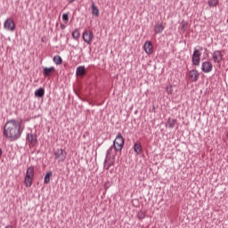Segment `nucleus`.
<instances>
[{"label": "nucleus", "instance_id": "9b49d317", "mask_svg": "<svg viewBox=\"0 0 228 228\" xmlns=\"http://www.w3.org/2000/svg\"><path fill=\"white\" fill-rule=\"evenodd\" d=\"M144 52L146 54L151 55L152 53H154V45H152V42L151 41H146L144 43Z\"/></svg>", "mask_w": 228, "mask_h": 228}, {"label": "nucleus", "instance_id": "bb28decb", "mask_svg": "<svg viewBox=\"0 0 228 228\" xmlns=\"http://www.w3.org/2000/svg\"><path fill=\"white\" fill-rule=\"evenodd\" d=\"M107 161H109V162L107 164L106 170H110V167H113V165H115V159H112V160H107Z\"/></svg>", "mask_w": 228, "mask_h": 228}, {"label": "nucleus", "instance_id": "393cba45", "mask_svg": "<svg viewBox=\"0 0 228 228\" xmlns=\"http://www.w3.org/2000/svg\"><path fill=\"white\" fill-rule=\"evenodd\" d=\"M71 35L74 40H79V37H81V33H79V28H76Z\"/></svg>", "mask_w": 228, "mask_h": 228}, {"label": "nucleus", "instance_id": "6ab92c4d", "mask_svg": "<svg viewBox=\"0 0 228 228\" xmlns=\"http://www.w3.org/2000/svg\"><path fill=\"white\" fill-rule=\"evenodd\" d=\"M92 12L91 13L93 15H95V17H99L100 12H99V8L97 7V5H95V3L92 2Z\"/></svg>", "mask_w": 228, "mask_h": 228}, {"label": "nucleus", "instance_id": "aec40b11", "mask_svg": "<svg viewBox=\"0 0 228 228\" xmlns=\"http://www.w3.org/2000/svg\"><path fill=\"white\" fill-rule=\"evenodd\" d=\"M45 94V90L44 89V87H39L37 90L35 91V96L36 97H44V95Z\"/></svg>", "mask_w": 228, "mask_h": 228}, {"label": "nucleus", "instance_id": "5701e85b", "mask_svg": "<svg viewBox=\"0 0 228 228\" xmlns=\"http://www.w3.org/2000/svg\"><path fill=\"white\" fill-rule=\"evenodd\" d=\"M51 175H53V171H49L46 173L44 178L45 184H49V183H51Z\"/></svg>", "mask_w": 228, "mask_h": 228}, {"label": "nucleus", "instance_id": "cd10ccee", "mask_svg": "<svg viewBox=\"0 0 228 228\" xmlns=\"http://www.w3.org/2000/svg\"><path fill=\"white\" fill-rule=\"evenodd\" d=\"M137 217L139 218V220H143V218H145V214L143 212H138Z\"/></svg>", "mask_w": 228, "mask_h": 228}, {"label": "nucleus", "instance_id": "7ed1b4c3", "mask_svg": "<svg viewBox=\"0 0 228 228\" xmlns=\"http://www.w3.org/2000/svg\"><path fill=\"white\" fill-rule=\"evenodd\" d=\"M204 48L202 46H198V49L195 48L192 53L191 61L192 65L195 67H199L200 65V56H202V50Z\"/></svg>", "mask_w": 228, "mask_h": 228}, {"label": "nucleus", "instance_id": "ddd939ff", "mask_svg": "<svg viewBox=\"0 0 228 228\" xmlns=\"http://www.w3.org/2000/svg\"><path fill=\"white\" fill-rule=\"evenodd\" d=\"M189 77L192 83H197V81H199V71H197V69L190 70Z\"/></svg>", "mask_w": 228, "mask_h": 228}, {"label": "nucleus", "instance_id": "f257e3e1", "mask_svg": "<svg viewBox=\"0 0 228 228\" xmlns=\"http://www.w3.org/2000/svg\"><path fill=\"white\" fill-rule=\"evenodd\" d=\"M24 130L20 128V123L15 119L7 121L4 127V136L10 142H17Z\"/></svg>", "mask_w": 228, "mask_h": 228}, {"label": "nucleus", "instance_id": "2f4dec72", "mask_svg": "<svg viewBox=\"0 0 228 228\" xmlns=\"http://www.w3.org/2000/svg\"><path fill=\"white\" fill-rule=\"evenodd\" d=\"M110 186L109 183H105V188H108Z\"/></svg>", "mask_w": 228, "mask_h": 228}, {"label": "nucleus", "instance_id": "473e14b6", "mask_svg": "<svg viewBox=\"0 0 228 228\" xmlns=\"http://www.w3.org/2000/svg\"><path fill=\"white\" fill-rule=\"evenodd\" d=\"M0 156H3V150L0 148Z\"/></svg>", "mask_w": 228, "mask_h": 228}, {"label": "nucleus", "instance_id": "a878e982", "mask_svg": "<svg viewBox=\"0 0 228 228\" xmlns=\"http://www.w3.org/2000/svg\"><path fill=\"white\" fill-rule=\"evenodd\" d=\"M219 0H208V6L210 8H216V6H218Z\"/></svg>", "mask_w": 228, "mask_h": 228}, {"label": "nucleus", "instance_id": "9d476101", "mask_svg": "<svg viewBox=\"0 0 228 228\" xmlns=\"http://www.w3.org/2000/svg\"><path fill=\"white\" fill-rule=\"evenodd\" d=\"M201 70L205 74H209V72L213 71V63H211V61H206L202 62Z\"/></svg>", "mask_w": 228, "mask_h": 228}, {"label": "nucleus", "instance_id": "39448f33", "mask_svg": "<svg viewBox=\"0 0 228 228\" xmlns=\"http://www.w3.org/2000/svg\"><path fill=\"white\" fill-rule=\"evenodd\" d=\"M223 60H224V54L222 53V51L215 50L212 53V61H213V63L220 65V63H222Z\"/></svg>", "mask_w": 228, "mask_h": 228}, {"label": "nucleus", "instance_id": "dca6fc26", "mask_svg": "<svg viewBox=\"0 0 228 228\" xmlns=\"http://www.w3.org/2000/svg\"><path fill=\"white\" fill-rule=\"evenodd\" d=\"M175 124H177V119L169 118L166 123V127H168V129H174L175 127Z\"/></svg>", "mask_w": 228, "mask_h": 228}, {"label": "nucleus", "instance_id": "20e7f679", "mask_svg": "<svg viewBox=\"0 0 228 228\" xmlns=\"http://www.w3.org/2000/svg\"><path fill=\"white\" fill-rule=\"evenodd\" d=\"M54 159H57L59 163H63L67 159V151L63 149L53 150Z\"/></svg>", "mask_w": 228, "mask_h": 228}, {"label": "nucleus", "instance_id": "f8f14e48", "mask_svg": "<svg viewBox=\"0 0 228 228\" xmlns=\"http://www.w3.org/2000/svg\"><path fill=\"white\" fill-rule=\"evenodd\" d=\"M54 72H56V68H54L53 66L50 68L45 67L43 69V75L45 76V77H50V76H53Z\"/></svg>", "mask_w": 228, "mask_h": 228}, {"label": "nucleus", "instance_id": "4be33fe9", "mask_svg": "<svg viewBox=\"0 0 228 228\" xmlns=\"http://www.w3.org/2000/svg\"><path fill=\"white\" fill-rule=\"evenodd\" d=\"M179 29L184 33L188 29V21L183 20L180 23Z\"/></svg>", "mask_w": 228, "mask_h": 228}, {"label": "nucleus", "instance_id": "c756f323", "mask_svg": "<svg viewBox=\"0 0 228 228\" xmlns=\"http://www.w3.org/2000/svg\"><path fill=\"white\" fill-rule=\"evenodd\" d=\"M166 91L167 92L168 95H170V94H172L174 92V89L172 88V86H168L166 88Z\"/></svg>", "mask_w": 228, "mask_h": 228}, {"label": "nucleus", "instance_id": "7c9ffc66", "mask_svg": "<svg viewBox=\"0 0 228 228\" xmlns=\"http://www.w3.org/2000/svg\"><path fill=\"white\" fill-rule=\"evenodd\" d=\"M61 29H65V24H61Z\"/></svg>", "mask_w": 228, "mask_h": 228}, {"label": "nucleus", "instance_id": "a211bd4d", "mask_svg": "<svg viewBox=\"0 0 228 228\" xmlns=\"http://www.w3.org/2000/svg\"><path fill=\"white\" fill-rule=\"evenodd\" d=\"M76 74L77 76H84V74H86V68H85V66H78Z\"/></svg>", "mask_w": 228, "mask_h": 228}, {"label": "nucleus", "instance_id": "423d86ee", "mask_svg": "<svg viewBox=\"0 0 228 228\" xmlns=\"http://www.w3.org/2000/svg\"><path fill=\"white\" fill-rule=\"evenodd\" d=\"M26 142L28 143L29 147H35L38 143V137L36 134L28 133L26 136Z\"/></svg>", "mask_w": 228, "mask_h": 228}, {"label": "nucleus", "instance_id": "0eeeda50", "mask_svg": "<svg viewBox=\"0 0 228 228\" xmlns=\"http://www.w3.org/2000/svg\"><path fill=\"white\" fill-rule=\"evenodd\" d=\"M82 38L87 45H92V41L94 40V32L90 30L84 31Z\"/></svg>", "mask_w": 228, "mask_h": 228}, {"label": "nucleus", "instance_id": "c85d7f7f", "mask_svg": "<svg viewBox=\"0 0 228 228\" xmlns=\"http://www.w3.org/2000/svg\"><path fill=\"white\" fill-rule=\"evenodd\" d=\"M62 20H64V22H69V13L62 14Z\"/></svg>", "mask_w": 228, "mask_h": 228}, {"label": "nucleus", "instance_id": "4468645a", "mask_svg": "<svg viewBox=\"0 0 228 228\" xmlns=\"http://www.w3.org/2000/svg\"><path fill=\"white\" fill-rule=\"evenodd\" d=\"M153 31L155 35H161V33L165 31V26H163V21H161L160 23H157L154 26Z\"/></svg>", "mask_w": 228, "mask_h": 228}, {"label": "nucleus", "instance_id": "b1692460", "mask_svg": "<svg viewBox=\"0 0 228 228\" xmlns=\"http://www.w3.org/2000/svg\"><path fill=\"white\" fill-rule=\"evenodd\" d=\"M53 60L55 65H61L63 63V59L60 55H55Z\"/></svg>", "mask_w": 228, "mask_h": 228}, {"label": "nucleus", "instance_id": "1a4fd4ad", "mask_svg": "<svg viewBox=\"0 0 228 228\" xmlns=\"http://www.w3.org/2000/svg\"><path fill=\"white\" fill-rule=\"evenodd\" d=\"M4 28L7 31H15V21L12 18H7L4 23Z\"/></svg>", "mask_w": 228, "mask_h": 228}, {"label": "nucleus", "instance_id": "2eb2a0df", "mask_svg": "<svg viewBox=\"0 0 228 228\" xmlns=\"http://www.w3.org/2000/svg\"><path fill=\"white\" fill-rule=\"evenodd\" d=\"M134 152H135V154H137V156H140V154H142V152H143V150L142 148V143L140 142V141H137L136 142H134Z\"/></svg>", "mask_w": 228, "mask_h": 228}, {"label": "nucleus", "instance_id": "6e6552de", "mask_svg": "<svg viewBox=\"0 0 228 228\" xmlns=\"http://www.w3.org/2000/svg\"><path fill=\"white\" fill-rule=\"evenodd\" d=\"M113 149H115V147L113 145H111L106 151V155H105V159L103 162V167H106V164L108 163V161H110V159H111V158L113 159H115V151H113Z\"/></svg>", "mask_w": 228, "mask_h": 228}, {"label": "nucleus", "instance_id": "f3484780", "mask_svg": "<svg viewBox=\"0 0 228 228\" xmlns=\"http://www.w3.org/2000/svg\"><path fill=\"white\" fill-rule=\"evenodd\" d=\"M35 176V167L33 166H30L27 168L26 175L25 177H30L33 179Z\"/></svg>", "mask_w": 228, "mask_h": 228}, {"label": "nucleus", "instance_id": "412c9836", "mask_svg": "<svg viewBox=\"0 0 228 228\" xmlns=\"http://www.w3.org/2000/svg\"><path fill=\"white\" fill-rule=\"evenodd\" d=\"M24 184H25L26 188H31V184H33V178H31L29 176H25Z\"/></svg>", "mask_w": 228, "mask_h": 228}, {"label": "nucleus", "instance_id": "f03ea898", "mask_svg": "<svg viewBox=\"0 0 228 228\" xmlns=\"http://www.w3.org/2000/svg\"><path fill=\"white\" fill-rule=\"evenodd\" d=\"M126 140L124 136H122L121 133H118L112 146L114 147L115 152H120L124 149V143Z\"/></svg>", "mask_w": 228, "mask_h": 228}, {"label": "nucleus", "instance_id": "72a5a7b5", "mask_svg": "<svg viewBox=\"0 0 228 228\" xmlns=\"http://www.w3.org/2000/svg\"><path fill=\"white\" fill-rule=\"evenodd\" d=\"M74 1H76V0H69V3H74Z\"/></svg>", "mask_w": 228, "mask_h": 228}]
</instances>
